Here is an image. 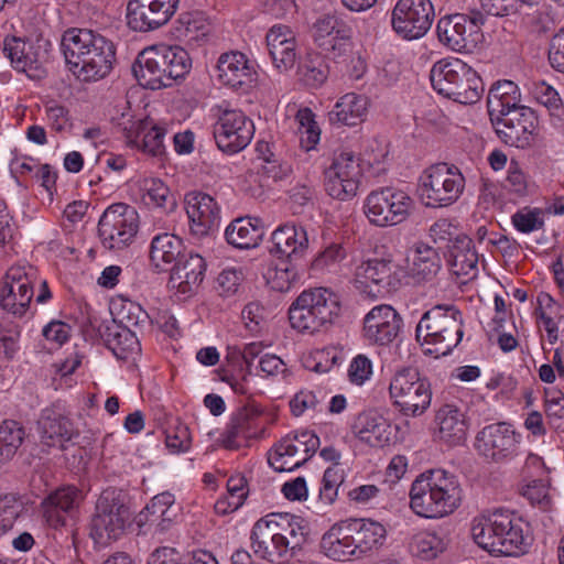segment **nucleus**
<instances>
[{
  "label": "nucleus",
  "mask_w": 564,
  "mask_h": 564,
  "mask_svg": "<svg viewBox=\"0 0 564 564\" xmlns=\"http://www.w3.org/2000/svg\"><path fill=\"white\" fill-rule=\"evenodd\" d=\"M218 80L232 89H247L256 80V70L248 57L239 51L223 53L217 61Z\"/></svg>",
  "instance_id": "26"
},
{
  "label": "nucleus",
  "mask_w": 564,
  "mask_h": 564,
  "mask_svg": "<svg viewBox=\"0 0 564 564\" xmlns=\"http://www.w3.org/2000/svg\"><path fill=\"white\" fill-rule=\"evenodd\" d=\"M505 187L510 193L519 197H524L533 192L534 183L521 169L520 164L516 160H511L508 166V175L505 182Z\"/></svg>",
  "instance_id": "50"
},
{
  "label": "nucleus",
  "mask_w": 564,
  "mask_h": 564,
  "mask_svg": "<svg viewBox=\"0 0 564 564\" xmlns=\"http://www.w3.org/2000/svg\"><path fill=\"white\" fill-rule=\"evenodd\" d=\"M40 442L46 447L63 446L73 437L72 421L55 408L42 410L37 420Z\"/></svg>",
  "instance_id": "32"
},
{
  "label": "nucleus",
  "mask_w": 564,
  "mask_h": 564,
  "mask_svg": "<svg viewBox=\"0 0 564 564\" xmlns=\"http://www.w3.org/2000/svg\"><path fill=\"white\" fill-rule=\"evenodd\" d=\"M462 502L457 477L444 469H430L416 477L410 490V507L420 517L440 519Z\"/></svg>",
  "instance_id": "3"
},
{
  "label": "nucleus",
  "mask_w": 564,
  "mask_h": 564,
  "mask_svg": "<svg viewBox=\"0 0 564 564\" xmlns=\"http://www.w3.org/2000/svg\"><path fill=\"white\" fill-rule=\"evenodd\" d=\"M484 22L480 11H473L470 15L456 13L443 17L436 25L438 40L453 51L469 52L482 37L480 28Z\"/></svg>",
  "instance_id": "14"
},
{
  "label": "nucleus",
  "mask_w": 564,
  "mask_h": 564,
  "mask_svg": "<svg viewBox=\"0 0 564 564\" xmlns=\"http://www.w3.org/2000/svg\"><path fill=\"white\" fill-rule=\"evenodd\" d=\"M140 189L143 203L151 207H163L170 193L164 183L158 178L143 180Z\"/></svg>",
  "instance_id": "56"
},
{
  "label": "nucleus",
  "mask_w": 564,
  "mask_h": 564,
  "mask_svg": "<svg viewBox=\"0 0 564 564\" xmlns=\"http://www.w3.org/2000/svg\"><path fill=\"white\" fill-rule=\"evenodd\" d=\"M437 435L451 446L463 443L467 435L465 414L454 404H444L435 415Z\"/></svg>",
  "instance_id": "36"
},
{
  "label": "nucleus",
  "mask_w": 564,
  "mask_h": 564,
  "mask_svg": "<svg viewBox=\"0 0 564 564\" xmlns=\"http://www.w3.org/2000/svg\"><path fill=\"white\" fill-rule=\"evenodd\" d=\"M415 332L425 354L446 356L463 338L462 314L452 305H435L423 314Z\"/></svg>",
  "instance_id": "5"
},
{
  "label": "nucleus",
  "mask_w": 564,
  "mask_h": 564,
  "mask_svg": "<svg viewBox=\"0 0 564 564\" xmlns=\"http://www.w3.org/2000/svg\"><path fill=\"white\" fill-rule=\"evenodd\" d=\"M361 176L360 160L354 152L335 153L332 164L324 172L325 191L335 199H351L357 194Z\"/></svg>",
  "instance_id": "15"
},
{
  "label": "nucleus",
  "mask_w": 564,
  "mask_h": 564,
  "mask_svg": "<svg viewBox=\"0 0 564 564\" xmlns=\"http://www.w3.org/2000/svg\"><path fill=\"white\" fill-rule=\"evenodd\" d=\"M339 296L327 288L304 290L289 307L292 328L315 334L333 325L340 315Z\"/></svg>",
  "instance_id": "6"
},
{
  "label": "nucleus",
  "mask_w": 564,
  "mask_h": 564,
  "mask_svg": "<svg viewBox=\"0 0 564 564\" xmlns=\"http://www.w3.org/2000/svg\"><path fill=\"white\" fill-rule=\"evenodd\" d=\"M491 121L499 139L510 145L524 149L531 144L532 135L538 127L535 112L529 107H520L513 110L496 115Z\"/></svg>",
  "instance_id": "21"
},
{
  "label": "nucleus",
  "mask_w": 564,
  "mask_h": 564,
  "mask_svg": "<svg viewBox=\"0 0 564 564\" xmlns=\"http://www.w3.org/2000/svg\"><path fill=\"white\" fill-rule=\"evenodd\" d=\"M188 53L181 46L155 45L142 50L132 73L140 86L152 90L171 87L191 69Z\"/></svg>",
  "instance_id": "4"
},
{
  "label": "nucleus",
  "mask_w": 564,
  "mask_h": 564,
  "mask_svg": "<svg viewBox=\"0 0 564 564\" xmlns=\"http://www.w3.org/2000/svg\"><path fill=\"white\" fill-rule=\"evenodd\" d=\"M61 46L70 72L83 82L102 79L113 68L116 46L99 32L68 29L62 36Z\"/></svg>",
  "instance_id": "1"
},
{
  "label": "nucleus",
  "mask_w": 564,
  "mask_h": 564,
  "mask_svg": "<svg viewBox=\"0 0 564 564\" xmlns=\"http://www.w3.org/2000/svg\"><path fill=\"white\" fill-rule=\"evenodd\" d=\"M285 438L289 440L291 447L295 448L293 454L297 458H305V463L312 457L319 446L318 436L312 431H301L294 434H288Z\"/></svg>",
  "instance_id": "52"
},
{
  "label": "nucleus",
  "mask_w": 564,
  "mask_h": 564,
  "mask_svg": "<svg viewBox=\"0 0 564 564\" xmlns=\"http://www.w3.org/2000/svg\"><path fill=\"white\" fill-rule=\"evenodd\" d=\"M442 268V259L435 248L417 243L410 265V275L416 283L433 281Z\"/></svg>",
  "instance_id": "40"
},
{
  "label": "nucleus",
  "mask_w": 564,
  "mask_h": 564,
  "mask_svg": "<svg viewBox=\"0 0 564 564\" xmlns=\"http://www.w3.org/2000/svg\"><path fill=\"white\" fill-rule=\"evenodd\" d=\"M130 517L124 495L113 488L104 490L90 521V538L100 545L117 541L124 533Z\"/></svg>",
  "instance_id": "9"
},
{
  "label": "nucleus",
  "mask_w": 564,
  "mask_h": 564,
  "mask_svg": "<svg viewBox=\"0 0 564 564\" xmlns=\"http://www.w3.org/2000/svg\"><path fill=\"white\" fill-rule=\"evenodd\" d=\"M24 510L23 502L14 494L0 497V535L11 530Z\"/></svg>",
  "instance_id": "51"
},
{
  "label": "nucleus",
  "mask_w": 564,
  "mask_h": 564,
  "mask_svg": "<svg viewBox=\"0 0 564 564\" xmlns=\"http://www.w3.org/2000/svg\"><path fill=\"white\" fill-rule=\"evenodd\" d=\"M267 46L272 63L280 72H285L295 65L297 42L294 31L284 24L273 25L265 36Z\"/></svg>",
  "instance_id": "28"
},
{
  "label": "nucleus",
  "mask_w": 564,
  "mask_h": 564,
  "mask_svg": "<svg viewBox=\"0 0 564 564\" xmlns=\"http://www.w3.org/2000/svg\"><path fill=\"white\" fill-rule=\"evenodd\" d=\"M348 26L334 15L319 18L314 24V40L318 47L327 46L329 40Z\"/></svg>",
  "instance_id": "54"
},
{
  "label": "nucleus",
  "mask_w": 564,
  "mask_h": 564,
  "mask_svg": "<svg viewBox=\"0 0 564 564\" xmlns=\"http://www.w3.org/2000/svg\"><path fill=\"white\" fill-rule=\"evenodd\" d=\"M301 73L307 86L319 87L327 79L329 69L324 58L315 55L304 63Z\"/></svg>",
  "instance_id": "55"
},
{
  "label": "nucleus",
  "mask_w": 564,
  "mask_h": 564,
  "mask_svg": "<svg viewBox=\"0 0 564 564\" xmlns=\"http://www.w3.org/2000/svg\"><path fill=\"white\" fill-rule=\"evenodd\" d=\"M347 524L356 560L372 554L383 545L387 530L380 522L371 519H349Z\"/></svg>",
  "instance_id": "27"
},
{
  "label": "nucleus",
  "mask_w": 564,
  "mask_h": 564,
  "mask_svg": "<svg viewBox=\"0 0 564 564\" xmlns=\"http://www.w3.org/2000/svg\"><path fill=\"white\" fill-rule=\"evenodd\" d=\"M514 228L523 234L541 229L544 226L543 213L540 208L523 207L511 217Z\"/></svg>",
  "instance_id": "53"
},
{
  "label": "nucleus",
  "mask_w": 564,
  "mask_h": 564,
  "mask_svg": "<svg viewBox=\"0 0 564 564\" xmlns=\"http://www.w3.org/2000/svg\"><path fill=\"white\" fill-rule=\"evenodd\" d=\"M319 547L325 556L338 562L356 560L347 520L334 523L322 536Z\"/></svg>",
  "instance_id": "37"
},
{
  "label": "nucleus",
  "mask_w": 564,
  "mask_h": 564,
  "mask_svg": "<svg viewBox=\"0 0 564 564\" xmlns=\"http://www.w3.org/2000/svg\"><path fill=\"white\" fill-rule=\"evenodd\" d=\"M399 272L400 265L390 258L370 259L357 268L356 276L365 286L373 284L377 292H390L400 284Z\"/></svg>",
  "instance_id": "30"
},
{
  "label": "nucleus",
  "mask_w": 564,
  "mask_h": 564,
  "mask_svg": "<svg viewBox=\"0 0 564 564\" xmlns=\"http://www.w3.org/2000/svg\"><path fill=\"white\" fill-rule=\"evenodd\" d=\"M50 42L42 36L35 39L6 37L3 52L18 72L26 73L30 78H42L48 61Z\"/></svg>",
  "instance_id": "16"
},
{
  "label": "nucleus",
  "mask_w": 564,
  "mask_h": 564,
  "mask_svg": "<svg viewBox=\"0 0 564 564\" xmlns=\"http://www.w3.org/2000/svg\"><path fill=\"white\" fill-rule=\"evenodd\" d=\"M263 432L260 413L249 406L234 412L221 433L220 443L226 449L236 451L248 445Z\"/></svg>",
  "instance_id": "22"
},
{
  "label": "nucleus",
  "mask_w": 564,
  "mask_h": 564,
  "mask_svg": "<svg viewBox=\"0 0 564 564\" xmlns=\"http://www.w3.org/2000/svg\"><path fill=\"white\" fill-rule=\"evenodd\" d=\"M430 79L437 94L463 105L477 102L485 91L477 72L458 58L436 62Z\"/></svg>",
  "instance_id": "7"
},
{
  "label": "nucleus",
  "mask_w": 564,
  "mask_h": 564,
  "mask_svg": "<svg viewBox=\"0 0 564 564\" xmlns=\"http://www.w3.org/2000/svg\"><path fill=\"white\" fill-rule=\"evenodd\" d=\"M183 241L171 234L159 235L153 238L150 249V258L156 268L164 270L163 265L171 264L184 254Z\"/></svg>",
  "instance_id": "43"
},
{
  "label": "nucleus",
  "mask_w": 564,
  "mask_h": 564,
  "mask_svg": "<svg viewBox=\"0 0 564 564\" xmlns=\"http://www.w3.org/2000/svg\"><path fill=\"white\" fill-rule=\"evenodd\" d=\"M206 262L197 253L183 254L171 270L170 285L184 295L193 294L204 280Z\"/></svg>",
  "instance_id": "29"
},
{
  "label": "nucleus",
  "mask_w": 564,
  "mask_h": 564,
  "mask_svg": "<svg viewBox=\"0 0 564 564\" xmlns=\"http://www.w3.org/2000/svg\"><path fill=\"white\" fill-rule=\"evenodd\" d=\"M369 100L364 95L348 93L340 97L328 112V120L333 124L357 126L367 116Z\"/></svg>",
  "instance_id": "38"
},
{
  "label": "nucleus",
  "mask_w": 564,
  "mask_h": 564,
  "mask_svg": "<svg viewBox=\"0 0 564 564\" xmlns=\"http://www.w3.org/2000/svg\"><path fill=\"white\" fill-rule=\"evenodd\" d=\"M531 94L534 99L546 107L552 116L558 117V111L562 109V100L558 93L545 82L533 83Z\"/></svg>",
  "instance_id": "58"
},
{
  "label": "nucleus",
  "mask_w": 564,
  "mask_h": 564,
  "mask_svg": "<svg viewBox=\"0 0 564 564\" xmlns=\"http://www.w3.org/2000/svg\"><path fill=\"white\" fill-rule=\"evenodd\" d=\"M174 496L170 492H162L153 497L144 510L140 513V523L148 522L150 518H156L161 516H169L170 510L174 509Z\"/></svg>",
  "instance_id": "60"
},
{
  "label": "nucleus",
  "mask_w": 564,
  "mask_h": 564,
  "mask_svg": "<svg viewBox=\"0 0 564 564\" xmlns=\"http://www.w3.org/2000/svg\"><path fill=\"white\" fill-rule=\"evenodd\" d=\"M115 310L116 321L119 322L120 327H140L149 319V315L142 306L130 300H121L118 306L115 304Z\"/></svg>",
  "instance_id": "49"
},
{
  "label": "nucleus",
  "mask_w": 564,
  "mask_h": 564,
  "mask_svg": "<svg viewBox=\"0 0 564 564\" xmlns=\"http://www.w3.org/2000/svg\"><path fill=\"white\" fill-rule=\"evenodd\" d=\"M185 204L193 235L204 237L218 228L220 209L210 195L200 192L188 193L185 196Z\"/></svg>",
  "instance_id": "24"
},
{
  "label": "nucleus",
  "mask_w": 564,
  "mask_h": 564,
  "mask_svg": "<svg viewBox=\"0 0 564 564\" xmlns=\"http://www.w3.org/2000/svg\"><path fill=\"white\" fill-rule=\"evenodd\" d=\"M411 552L422 560H433L445 550L444 541L431 532L415 534L410 543Z\"/></svg>",
  "instance_id": "47"
},
{
  "label": "nucleus",
  "mask_w": 564,
  "mask_h": 564,
  "mask_svg": "<svg viewBox=\"0 0 564 564\" xmlns=\"http://www.w3.org/2000/svg\"><path fill=\"white\" fill-rule=\"evenodd\" d=\"M295 278V269L289 260L283 261L281 267H276L273 272L269 271L272 288L280 292L289 291Z\"/></svg>",
  "instance_id": "63"
},
{
  "label": "nucleus",
  "mask_w": 564,
  "mask_h": 564,
  "mask_svg": "<svg viewBox=\"0 0 564 564\" xmlns=\"http://www.w3.org/2000/svg\"><path fill=\"white\" fill-rule=\"evenodd\" d=\"M487 106L490 117L520 108V91L511 80L496 83L489 90Z\"/></svg>",
  "instance_id": "42"
},
{
  "label": "nucleus",
  "mask_w": 564,
  "mask_h": 564,
  "mask_svg": "<svg viewBox=\"0 0 564 564\" xmlns=\"http://www.w3.org/2000/svg\"><path fill=\"white\" fill-rule=\"evenodd\" d=\"M354 435L371 447H383L391 441V425L389 421L376 410L359 413L352 425Z\"/></svg>",
  "instance_id": "31"
},
{
  "label": "nucleus",
  "mask_w": 564,
  "mask_h": 564,
  "mask_svg": "<svg viewBox=\"0 0 564 564\" xmlns=\"http://www.w3.org/2000/svg\"><path fill=\"white\" fill-rule=\"evenodd\" d=\"M112 350L117 356L126 358L124 354L140 351V344L135 334L127 327H119L113 334Z\"/></svg>",
  "instance_id": "61"
},
{
  "label": "nucleus",
  "mask_w": 564,
  "mask_h": 564,
  "mask_svg": "<svg viewBox=\"0 0 564 564\" xmlns=\"http://www.w3.org/2000/svg\"><path fill=\"white\" fill-rule=\"evenodd\" d=\"M37 270L32 265H12L0 286V306L8 313L22 317L34 296Z\"/></svg>",
  "instance_id": "13"
},
{
  "label": "nucleus",
  "mask_w": 564,
  "mask_h": 564,
  "mask_svg": "<svg viewBox=\"0 0 564 564\" xmlns=\"http://www.w3.org/2000/svg\"><path fill=\"white\" fill-rule=\"evenodd\" d=\"M213 133L218 149L234 154L250 143L254 134V124L241 110L223 109L214 124Z\"/></svg>",
  "instance_id": "18"
},
{
  "label": "nucleus",
  "mask_w": 564,
  "mask_h": 564,
  "mask_svg": "<svg viewBox=\"0 0 564 564\" xmlns=\"http://www.w3.org/2000/svg\"><path fill=\"white\" fill-rule=\"evenodd\" d=\"M332 58L337 59L348 56L352 52L351 30L343 29L329 40L327 46H321Z\"/></svg>",
  "instance_id": "62"
},
{
  "label": "nucleus",
  "mask_w": 564,
  "mask_h": 564,
  "mask_svg": "<svg viewBox=\"0 0 564 564\" xmlns=\"http://www.w3.org/2000/svg\"><path fill=\"white\" fill-rule=\"evenodd\" d=\"M431 0H398L391 14L393 31L405 40L424 36L434 21Z\"/></svg>",
  "instance_id": "17"
},
{
  "label": "nucleus",
  "mask_w": 564,
  "mask_h": 564,
  "mask_svg": "<svg viewBox=\"0 0 564 564\" xmlns=\"http://www.w3.org/2000/svg\"><path fill=\"white\" fill-rule=\"evenodd\" d=\"M545 412L551 420L558 421L556 427H564V394L560 390L545 391Z\"/></svg>",
  "instance_id": "64"
},
{
  "label": "nucleus",
  "mask_w": 564,
  "mask_h": 564,
  "mask_svg": "<svg viewBox=\"0 0 564 564\" xmlns=\"http://www.w3.org/2000/svg\"><path fill=\"white\" fill-rule=\"evenodd\" d=\"M421 197L427 207H447L456 203L465 188L460 170L448 163L427 167L421 178Z\"/></svg>",
  "instance_id": "10"
},
{
  "label": "nucleus",
  "mask_w": 564,
  "mask_h": 564,
  "mask_svg": "<svg viewBox=\"0 0 564 564\" xmlns=\"http://www.w3.org/2000/svg\"><path fill=\"white\" fill-rule=\"evenodd\" d=\"M263 519L290 551L300 549L305 542L307 530L302 518L290 513H271Z\"/></svg>",
  "instance_id": "35"
},
{
  "label": "nucleus",
  "mask_w": 564,
  "mask_h": 564,
  "mask_svg": "<svg viewBox=\"0 0 564 564\" xmlns=\"http://www.w3.org/2000/svg\"><path fill=\"white\" fill-rule=\"evenodd\" d=\"M299 124L297 133L300 135V143L306 151L312 150L319 141V128L314 120V113L308 108L300 109L295 116Z\"/></svg>",
  "instance_id": "48"
},
{
  "label": "nucleus",
  "mask_w": 564,
  "mask_h": 564,
  "mask_svg": "<svg viewBox=\"0 0 564 564\" xmlns=\"http://www.w3.org/2000/svg\"><path fill=\"white\" fill-rule=\"evenodd\" d=\"M178 22V32L186 41H199L208 33L207 23L199 14H182Z\"/></svg>",
  "instance_id": "57"
},
{
  "label": "nucleus",
  "mask_w": 564,
  "mask_h": 564,
  "mask_svg": "<svg viewBox=\"0 0 564 564\" xmlns=\"http://www.w3.org/2000/svg\"><path fill=\"white\" fill-rule=\"evenodd\" d=\"M389 397L400 414L417 417L430 408L432 389L427 378L417 368L403 367L391 378Z\"/></svg>",
  "instance_id": "8"
},
{
  "label": "nucleus",
  "mask_w": 564,
  "mask_h": 564,
  "mask_svg": "<svg viewBox=\"0 0 564 564\" xmlns=\"http://www.w3.org/2000/svg\"><path fill=\"white\" fill-rule=\"evenodd\" d=\"M341 482V470L336 466L328 467L323 475L319 499L326 505H332L336 500L338 487Z\"/></svg>",
  "instance_id": "59"
},
{
  "label": "nucleus",
  "mask_w": 564,
  "mask_h": 564,
  "mask_svg": "<svg viewBox=\"0 0 564 564\" xmlns=\"http://www.w3.org/2000/svg\"><path fill=\"white\" fill-rule=\"evenodd\" d=\"M139 228L138 213L127 204L109 206L98 223L101 243L109 250H121L134 239Z\"/></svg>",
  "instance_id": "12"
},
{
  "label": "nucleus",
  "mask_w": 564,
  "mask_h": 564,
  "mask_svg": "<svg viewBox=\"0 0 564 564\" xmlns=\"http://www.w3.org/2000/svg\"><path fill=\"white\" fill-rule=\"evenodd\" d=\"M519 435L507 423H495L478 432L475 447L489 462L502 463L513 458L519 447Z\"/></svg>",
  "instance_id": "20"
},
{
  "label": "nucleus",
  "mask_w": 564,
  "mask_h": 564,
  "mask_svg": "<svg viewBox=\"0 0 564 564\" xmlns=\"http://www.w3.org/2000/svg\"><path fill=\"white\" fill-rule=\"evenodd\" d=\"M414 207L413 199L403 191L383 187L372 191L365 202V214L379 227L395 226L404 221Z\"/></svg>",
  "instance_id": "11"
},
{
  "label": "nucleus",
  "mask_w": 564,
  "mask_h": 564,
  "mask_svg": "<svg viewBox=\"0 0 564 564\" xmlns=\"http://www.w3.org/2000/svg\"><path fill=\"white\" fill-rule=\"evenodd\" d=\"M308 243L307 231L302 225L286 223L272 232L269 252L278 259L293 262L305 254Z\"/></svg>",
  "instance_id": "25"
},
{
  "label": "nucleus",
  "mask_w": 564,
  "mask_h": 564,
  "mask_svg": "<svg viewBox=\"0 0 564 564\" xmlns=\"http://www.w3.org/2000/svg\"><path fill=\"white\" fill-rule=\"evenodd\" d=\"M527 525L508 510L497 509L476 517L471 522L474 541L491 555L519 556L525 554L531 539Z\"/></svg>",
  "instance_id": "2"
},
{
  "label": "nucleus",
  "mask_w": 564,
  "mask_h": 564,
  "mask_svg": "<svg viewBox=\"0 0 564 564\" xmlns=\"http://www.w3.org/2000/svg\"><path fill=\"white\" fill-rule=\"evenodd\" d=\"M180 0H129L127 25L135 32H151L169 23Z\"/></svg>",
  "instance_id": "19"
},
{
  "label": "nucleus",
  "mask_w": 564,
  "mask_h": 564,
  "mask_svg": "<svg viewBox=\"0 0 564 564\" xmlns=\"http://www.w3.org/2000/svg\"><path fill=\"white\" fill-rule=\"evenodd\" d=\"M250 540L254 555L270 563H281L290 553L263 518L254 523Z\"/></svg>",
  "instance_id": "34"
},
{
  "label": "nucleus",
  "mask_w": 564,
  "mask_h": 564,
  "mask_svg": "<svg viewBox=\"0 0 564 564\" xmlns=\"http://www.w3.org/2000/svg\"><path fill=\"white\" fill-rule=\"evenodd\" d=\"M402 324L401 316L387 304L375 306L364 318L362 336L377 345L390 344L399 334Z\"/></svg>",
  "instance_id": "23"
},
{
  "label": "nucleus",
  "mask_w": 564,
  "mask_h": 564,
  "mask_svg": "<svg viewBox=\"0 0 564 564\" xmlns=\"http://www.w3.org/2000/svg\"><path fill=\"white\" fill-rule=\"evenodd\" d=\"M295 448L291 447L289 440L283 437L268 452L269 465L279 473L292 471L305 464V458H297Z\"/></svg>",
  "instance_id": "45"
},
{
  "label": "nucleus",
  "mask_w": 564,
  "mask_h": 564,
  "mask_svg": "<svg viewBox=\"0 0 564 564\" xmlns=\"http://www.w3.org/2000/svg\"><path fill=\"white\" fill-rule=\"evenodd\" d=\"M449 264L454 274L473 279L478 272V254L467 236H457L448 246Z\"/></svg>",
  "instance_id": "39"
},
{
  "label": "nucleus",
  "mask_w": 564,
  "mask_h": 564,
  "mask_svg": "<svg viewBox=\"0 0 564 564\" xmlns=\"http://www.w3.org/2000/svg\"><path fill=\"white\" fill-rule=\"evenodd\" d=\"M165 128L158 124L140 121L137 128V135L131 139L128 135L129 143H133L153 156L161 155L164 151Z\"/></svg>",
  "instance_id": "44"
},
{
  "label": "nucleus",
  "mask_w": 564,
  "mask_h": 564,
  "mask_svg": "<svg viewBox=\"0 0 564 564\" xmlns=\"http://www.w3.org/2000/svg\"><path fill=\"white\" fill-rule=\"evenodd\" d=\"M226 240L239 249L256 247L263 236V228L258 219L237 218L230 223L225 231Z\"/></svg>",
  "instance_id": "41"
},
{
  "label": "nucleus",
  "mask_w": 564,
  "mask_h": 564,
  "mask_svg": "<svg viewBox=\"0 0 564 564\" xmlns=\"http://www.w3.org/2000/svg\"><path fill=\"white\" fill-rule=\"evenodd\" d=\"M24 435V429L19 422L3 421L0 424V456L9 462L21 446Z\"/></svg>",
  "instance_id": "46"
},
{
  "label": "nucleus",
  "mask_w": 564,
  "mask_h": 564,
  "mask_svg": "<svg viewBox=\"0 0 564 564\" xmlns=\"http://www.w3.org/2000/svg\"><path fill=\"white\" fill-rule=\"evenodd\" d=\"M80 500L82 494L75 486L58 488L42 502L43 516L51 527H63L66 523L65 514L78 508Z\"/></svg>",
  "instance_id": "33"
}]
</instances>
